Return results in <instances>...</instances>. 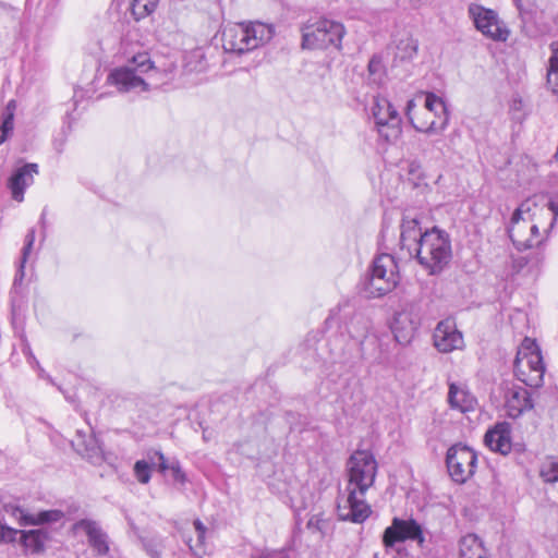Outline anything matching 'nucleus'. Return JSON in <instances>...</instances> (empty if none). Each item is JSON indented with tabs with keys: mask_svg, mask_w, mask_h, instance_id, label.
Instances as JSON below:
<instances>
[{
	"mask_svg": "<svg viewBox=\"0 0 558 558\" xmlns=\"http://www.w3.org/2000/svg\"><path fill=\"white\" fill-rule=\"evenodd\" d=\"M433 342L435 348L441 353H450L460 350L464 345L463 336L457 329L456 323L451 318L440 320L433 332Z\"/></svg>",
	"mask_w": 558,
	"mask_h": 558,
	"instance_id": "obj_13",
	"label": "nucleus"
},
{
	"mask_svg": "<svg viewBox=\"0 0 558 558\" xmlns=\"http://www.w3.org/2000/svg\"><path fill=\"white\" fill-rule=\"evenodd\" d=\"M16 109L15 100H10L2 112V122L0 125V145L3 144L13 131L14 111Z\"/></svg>",
	"mask_w": 558,
	"mask_h": 558,
	"instance_id": "obj_30",
	"label": "nucleus"
},
{
	"mask_svg": "<svg viewBox=\"0 0 558 558\" xmlns=\"http://www.w3.org/2000/svg\"><path fill=\"white\" fill-rule=\"evenodd\" d=\"M460 558H488L482 539L475 534H466L460 539Z\"/></svg>",
	"mask_w": 558,
	"mask_h": 558,
	"instance_id": "obj_26",
	"label": "nucleus"
},
{
	"mask_svg": "<svg viewBox=\"0 0 558 558\" xmlns=\"http://www.w3.org/2000/svg\"><path fill=\"white\" fill-rule=\"evenodd\" d=\"M24 268H25V263H23V257H22L19 269L14 277V282H13L14 287H16L17 284H20L22 282L23 278L25 276Z\"/></svg>",
	"mask_w": 558,
	"mask_h": 558,
	"instance_id": "obj_39",
	"label": "nucleus"
},
{
	"mask_svg": "<svg viewBox=\"0 0 558 558\" xmlns=\"http://www.w3.org/2000/svg\"><path fill=\"white\" fill-rule=\"evenodd\" d=\"M34 242H35V230L31 229L25 236V245L22 250L23 263L27 262V258L32 252Z\"/></svg>",
	"mask_w": 558,
	"mask_h": 558,
	"instance_id": "obj_38",
	"label": "nucleus"
},
{
	"mask_svg": "<svg viewBox=\"0 0 558 558\" xmlns=\"http://www.w3.org/2000/svg\"><path fill=\"white\" fill-rule=\"evenodd\" d=\"M539 476L546 483L558 482V458H548L542 463Z\"/></svg>",
	"mask_w": 558,
	"mask_h": 558,
	"instance_id": "obj_33",
	"label": "nucleus"
},
{
	"mask_svg": "<svg viewBox=\"0 0 558 558\" xmlns=\"http://www.w3.org/2000/svg\"><path fill=\"white\" fill-rule=\"evenodd\" d=\"M448 402L452 409L466 412L473 409L474 399L454 383L449 385Z\"/></svg>",
	"mask_w": 558,
	"mask_h": 558,
	"instance_id": "obj_27",
	"label": "nucleus"
},
{
	"mask_svg": "<svg viewBox=\"0 0 558 558\" xmlns=\"http://www.w3.org/2000/svg\"><path fill=\"white\" fill-rule=\"evenodd\" d=\"M533 409L531 395L526 388L518 385L507 387L505 391V410L510 418H518Z\"/></svg>",
	"mask_w": 558,
	"mask_h": 558,
	"instance_id": "obj_15",
	"label": "nucleus"
},
{
	"mask_svg": "<svg viewBox=\"0 0 558 558\" xmlns=\"http://www.w3.org/2000/svg\"><path fill=\"white\" fill-rule=\"evenodd\" d=\"M425 108L434 112L441 121L439 123L432 121L426 128L413 124L415 130L427 134L444 131L449 121V112L446 102L435 94L428 93L425 99Z\"/></svg>",
	"mask_w": 558,
	"mask_h": 558,
	"instance_id": "obj_19",
	"label": "nucleus"
},
{
	"mask_svg": "<svg viewBox=\"0 0 558 558\" xmlns=\"http://www.w3.org/2000/svg\"><path fill=\"white\" fill-rule=\"evenodd\" d=\"M153 69L149 56L137 53L125 65L111 70L107 81L120 93L140 94L149 89L150 84L144 75Z\"/></svg>",
	"mask_w": 558,
	"mask_h": 558,
	"instance_id": "obj_3",
	"label": "nucleus"
},
{
	"mask_svg": "<svg viewBox=\"0 0 558 558\" xmlns=\"http://www.w3.org/2000/svg\"><path fill=\"white\" fill-rule=\"evenodd\" d=\"M484 441L495 452L509 453L511 451V440L508 425L505 423L497 424L485 434Z\"/></svg>",
	"mask_w": 558,
	"mask_h": 558,
	"instance_id": "obj_23",
	"label": "nucleus"
},
{
	"mask_svg": "<svg viewBox=\"0 0 558 558\" xmlns=\"http://www.w3.org/2000/svg\"><path fill=\"white\" fill-rule=\"evenodd\" d=\"M421 311L414 303L405 304L395 316L390 326L395 340L402 345L409 344L421 326Z\"/></svg>",
	"mask_w": 558,
	"mask_h": 558,
	"instance_id": "obj_11",
	"label": "nucleus"
},
{
	"mask_svg": "<svg viewBox=\"0 0 558 558\" xmlns=\"http://www.w3.org/2000/svg\"><path fill=\"white\" fill-rule=\"evenodd\" d=\"M415 108V101L414 99H410L408 102H407V106H405V114L407 117L409 118V120L412 122V118H411V111Z\"/></svg>",
	"mask_w": 558,
	"mask_h": 558,
	"instance_id": "obj_42",
	"label": "nucleus"
},
{
	"mask_svg": "<svg viewBox=\"0 0 558 558\" xmlns=\"http://www.w3.org/2000/svg\"><path fill=\"white\" fill-rule=\"evenodd\" d=\"M348 497L343 504L338 505L339 518L353 523L364 522L372 513L371 507L366 504L364 496L355 488L348 489Z\"/></svg>",
	"mask_w": 558,
	"mask_h": 558,
	"instance_id": "obj_14",
	"label": "nucleus"
},
{
	"mask_svg": "<svg viewBox=\"0 0 558 558\" xmlns=\"http://www.w3.org/2000/svg\"><path fill=\"white\" fill-rule=\"evenodd\" d=\"M349 484L348 489L355 488L360 495H365L366 490L374 484L377 462L372 453L367 451H356L349 460Z\"/></svg>",
	"mask_w": 558,
	"mask_h": 558,
	"instance_id": "obj_8",
	"label": "nucleus"
},
{
	"mask_svg": "<svg viewBox=\"0 0 558 558\" xmlns=\"http://www.w3.org/2000/svg\"><path fill=\"white\" fill-rule=\"evenodd\" d=\"M477 464L476 452L462 444L452 445L446 454V465L453 482L465 483L475 473Z\"/></svg>",
	"mask_w": 558,
	"mask_h": 558,
	"instance_id": "obj_9",
	"label": "nucleus"
},
{
	"mask_svg": "<svg viewBox=\"0 0 558 558\" xmlns=\"http://www.w3.org/2000/svg\"><path fill=\"white\" fill-rule=\"evenodd\" d=\"M518 8H520V0H514Z\"/></svg>",
	"mask_w": 558,
	"mask_h": 558,
	"instance_id": "obj_46",
	"label": "nucleus"
},
{
	"mask_svg": "<svg viewBox=\"0 0 558 558\" xmlns=\"http://www.w3.org/2000/svg\"><path fill=\"white\" fill-rule=\"evenodd\" d=\"M371 328V322L361 313H355L347 325V330L352 339L363 344L367 338Z\"/></svg>",
	"mask_w": 558,
	"mask_h": 558,
	"instance_id": "obj_28",
	"label": "nucleus"
},
{
	"mask_svg": "<svg viewBox=\"0 0 558 558\" xmlns=\"http://www.w3.org/2000/svg\"><path fill=\"white\" fill-rule=\"evenodd\" d=\"M38 173L37 163H26L19 168L9 179V189L12 193V198L16 202L24 199L25 189L34 181V174Z\"/></svg>",
	"mask_w": 558,
	"mask_h": 558,
	"instance_id": "obj_21",
	"label": "nucleus"
},
{
	"mask_svg": "<svg viewBox=\"0 0 558 558\" xmlns=\"http://www.w3.org/2000/svg\"><path fill=\"white\" fill-rule=\"evenodd\" d=\"M75 451L93 464H100L104 461V451L94 435H87L82 430L76 432L75 439L72 440Z\"/></svg>",
	"mask_w": 558,
	"mask_h": 558,
	"instance_id": "obj_18",
	"label": "nucleus"
},
{
	"mask_svg": "<svg viewBox=\"0 0 558 558\" xmlns=\"http://www.w3.org/2000/svg\"><path fill=\"white\" fill-rule=\"evenodd\" d=\"M424 233L421 230L418 220L414 218H403L401 223L400 245L407 250L410 257L415 252V243H418Z\"/></svg>",
	"mask_w": 558,
	"mask_h": 558,
	"instance_id": "obj_24",
	"label": "nucleus"
},
{
	"mask_svg": "<svg viewBox=\"0 0 558 558\" xmlns=\"http://www.w3.org/2000/svg\"><path fill=\"white\" fill-rule=\"evenodd\" d=\"M513 368L517 378L529 387H538L543 383L545 366L534 340L524 339L517 353Z\"/></svg>",
	"mask_w": 558,
	"mask_h": 558,
	"instance_id": "obj_6",
	"label": "nucleus"
},
{
	"mask_svg": "<svg viewBox=\"0 0 558 558\" xmlns=\"http://www.w3.org/2000/svg\"><path fill=\"white\" fill-rule=\"evenodd\" d=\"M155 457L158 460V471L160 473H166V471H171L172 477L175 482L184 484L186 482V475L182 470L180 462L175 459L168 461L165 454L160 451L155 452Z\"/></svg>",
	"mask_w": 558,
	"mask_h": 558,
	"instance_id": "obj_29",
	"label": "nucleus"
},
{
	"mask_svg": "<svg viewBox=\"0 0 558 558\" xmlns=\"http://www.w3.org/2000/svg\"><path fill=\"white\" fill-rule=\"evenodd\" d=\"M157 463L154 458H150V462L146 460H138L135 462L133 471L137 481L142 484H147L151 476V469Z\"/></svg>",
	"mask_w": 558,
	"mask_h": 558,
	"instance_id": "obj_34",
	"label": "nucleus"
},
{
	"mask_svg": "<svg viewBox=\"0 0 558 558\" xmlns=\"http://www.w3.org/2000/svg\"><path fill=\"white\" fill-rule=\"evenodd\" d=\"M368 73L373 82L380 83L385 74L384 58L381 54H374L368 62Z\"/></svg>",
	"mask_w": 558,
	"mask_h": 558,
	"instance_id": "obj_35",
	"label": "nucleus"
},
{
	"mask_svg": "<svg viewBox=\"0 0 558 558\" xmlns=\"http://www.w3.org/2000/svg\"><path fill=\"white\" fill-rule=\"evenodd\" d=\"M12 515L17 520L21 526L53 523L60 521L64 517L63 512L58 509L44 510L37 514H31L20 507L13 508Z\"/></svg>",
	"mask_w": 558,
	"mask_h": 558,
	"instance_id": "obj_22",
	"label": "nucleus"
},
{
	"mask_svg": "<svg viewBox=\"0 0 558 558\" xmlns=\"http://www.w3.org/2000/svg\"><path fill=\"white\" fill-rule=\"evenodd\" d=\"M20 539L25 549L38 554L44 551L45 543L49 539V533L45 529L22 531Z\"/></svg>",
	"mask_w": 558,
	"mask_h": 558,
	"instance_id": "obj_25",
	"label": "nucleus"
},
{
	"mask_svg": "<svg viewBox=\"0 0 558 558\" xmlns=\"http://www.w3.org/2000/svg\"><path fill=\"white\" fill-rule=\"evenodd\" d=\"M157 554H158L157 551H154V550H151V551H150V555H151L153 557H156V556H157Z\"/></svg>",
	"mask_w": 558,
	"mask_h": 558,
	"instance_id": "obj_45",
	"label": "nucleus"
},
{
	"mask_svg": "<svg viewBox=\"0 0 558 558\" xmlns=\"http://www.w3.org/2000/svg\"><path fill=\"white\" fill-rule=\"evenodd\" d=\"M258 558H289V557L284 553L272 551V553L263 554Z\"/></svg>",
	"mask_w": 558,
	"mask_h": 558,
	"instance_id": "obj_41",
	"label": "nucleus"
},
{
	"mask_svg": "<svg viewBox=\"0 0 558 558\" xmlns=\"http://www.w3.org/2000/svg\"><path fill=\"white\" fill-rule=\"evenodd\" d=\"M45 217H46V213L44 210L41 214V217H40V222H41L43 227H45V223H46Z\"/></svg>",
	"mask_w": 558,
	"mask_h": 558,
	"instance_id": "obj_44",
	"label": "nucleus"
},
{
	"mask_svg": "<svg viewBox=\"0 0 558 558\" xmlns=\"http://www.w3.org/2000/svg\"><path fill=\"white\" fill-rule=\"evenodd\" d=\"M524 204L518 207L512 214L510 226L508 228V234L511 241L517 245H523L524 247H532L534 245L533 238L521 239V233L529 229L531 234L536 236L538 234V227L536 225L527 226L525 219L522 217Z\"/></svg>",
	"mask_w": 558,
	"mask_h": 558,
	"instance_id": "obj_20",
	"label": "nucleus"
},
{
	"mask_svg": "<svg viewBox=\"0 0 558 558\" xmlns=\"http://www.w3.org/2000/svg\"><path fill=\"white\" fill-rule=\"evenodd\" d=\"M407 541L416 542L422 545L425 541L421 524L414 519L393 518L391 525L385 529L383 544L386 548L393 547L397 543Z\"/></svg>",
	"mask_w": 558,
	"mask_h": 558,
	"instance_id": "obj_12",
	"label": "nucleus"
},
{
	"mask_svg": "<svg viewBox=\"0 0 558 558\" xmlns=\"http://www.w3.org/2000/svg\"><path fill=\"white\" fill-rule=\"evenodd\" d=\"M22 531L15 530L13 527L8 526L7 524L0 523V541L1 542H15L16 536L21 535Z\"/></svg>",
	"mask_w": 558,
	"mask_h": 558,
	"instance_id": "obj_36",
	"label": "nucleus"
},
{
	"mask_svg": "<svg viewBox=\"0 0 558 558\" xmlns=\"http://www.w3.org/2000/svg\"><path fill=\"white\" fill-rule=\"evenodd\" d=\"M413 256L432 275L440 272L452 257L449 234L437 227L425 231L418 243H415Z\"/></svg>",
	"mask_w": 558,
	"mask_h": 558,
	"instance_id": "obj_2",
	"label": "nucleus"
},
{
	"mask_svg": "<svg viewBox=\"0 0 558 558\" xmlns=\"http://www.w3.org/2000/svg\"><path fill=\"white\" fill-rule=\"evenodd\" d=\"M194 526H195V530L197 532L198 542L203 543L204 537H205V532H206L205 525L199 520H195L194 521Z\"/></svg>",
	"mask_w": 558,
	"mask_h": 558,
	"instance_id": "obj_40",
	"label": "nucleus"
},
{
	"mask_svg": "<svg viewBox=\"0 0 558 558\" xmlns=\"http://www.w3.org/2000/svg\"><path fill=\"white\" fill-rule=\"evenodd\" d=\"M307 529L312 532L324 533L327 522L320 515H312L306 524Z\"/></svg>",
	"mask_w": 558,
	"mask_h": 558,
	"instance_id": "obj_37",
	"label": "nucleus"
},
{
	"mask_svg": "<svg viewBox=\"0 0 558 558\" xmlns=\"http://www.w3.org/2000/svg\"><path fill=\"white\" fill-rule=\"evenodd\" d=\"M274 36L270 25L255 23H235L225 26L222 47L227 52L242 54L268 43Z\"/></svg>",
	"mask_w": 558,
	"mask_h": 558,
	"instance_id": "obj_1",
	"label": "nucleus"
},
{
	"mask_svg": "<svg viewBox=\"0 0 558 558\" xmlns=\"http://www.w3.org/2000/svg\"><path fill=\"white\" fill-rule=\"evenodd\" d=\"M551 56L547 70V84L554 94H558V43L550 44Z\"/></svg>",
	"mask_w": 558,
	"mask_h": 558,
	"instance_id": "obj_31",
	"label": "nucleus"
},
{
	"mask_svg": "<svg viewBox=\"0 0 558 558\" xmlns=\"http://www.w3.org/2000/svg\"><path fill=\"white\" fill-rule=\"evenodd\" d=\"M549 208H550V210H553L555 214H557V206H556V204H555V203L550 202V203H549Z\"/></svg>",
	"mask_w": 558,
	"mask_h": 558,
	"instance_id": "obj_43",
	"label": "nucleus"
},
{
	"mask_svg": "<svg viewBox=\"0 0 558 558\" xmlns=\"http://www.w3.org/2000/svg\"><path fill=\"white\" fill-rule=\"evenodd\" d=\"M418 44L410 34H398L391 45L387 47V53L392 54V63L410 62L417 54Z\"/></svg>",
	"mask_w": 558,
	"mask_h": 558,
	"instance_id": "obj_17",
	"label": "nucleus"
},
{
	"mask_svg": "<svg viewBox=\"0 0 558 558\" xmlns=\"http://www.w3.org/2000/svg\"><path fill=\"white\" fill-rule=\"evenodd\" d=\"M158 4V0H133L131 2V13L136 21H140L153 13Z\"/></svg>",
	"mask_w": 558,
	"mask_h": 558,
	"instance_id": "obj_32",
	"label": "nucleus"
},
{
	"mask_svg": "<svg viewBox=\"0 0 558 558\" xmlns=\"http://www.w3.org/2000/svg\"><path fill=\"white\" fill-rule=\"evenodd\" d=\"M344 34L345 28L342 23L320 19L302 28V47L304 49H327L333 47L339 50Z\"/></svg>",
	"mask_w": 558,
	"mask_h": 558,
	"instance_id": "obj_5",
	"label": "nucleus"
},
{
	"mask_svg": "<svg viewBox=\"0 0 558 558\" xmlns=\"http://www.w3.org/2000/svg\"><path fill=\"white\" fill-rule=\"evenodd\" d=\"M372 114L379 136L388 143L397 141L401 135V118L386 97H374Z\"/></svg>",
	"mask_w": 558,
	"mask_h": 558,
	"instance_id": "obj_7",
	"label": "nucleus"
},
{
	"mask_svg": "<svg viewBox=\"0 0 558 558\" xmlns=\"http://www.w3.org/2000/svg\"><path fill=\"white\" fill-rule=\"evenodd\" d=\"M399 277L395 258L390 254L378 255L363 281V290L368 298H380L392 291Z\"/></svg>",
	"mask_w": 558,
	"mask_h": 558,
	"instance_id": "obj_4",
	"label": "nucleus"
},
{
	"mask_svg": "<svg viewBox=\"0 0 558 558\" xmlns=\"http://www.w3.org/2000/svg\"><path fill=\"white\" fill-rule=\"evenodd\" d=\"M468 12L475 28L484 36L495 41H506L508 39L510 32L505 23L500 21L497 12L476 3H471Z\"/></svg>",
	"mask_w": 558,
	"mask_h": 558,
	"instance_id": "obj_10",
	"label": "nucleus"
},
{
	"mask_svg": "<svg viewBox=\"0 0 558 558\" xmlns=\"http://www.w3.org/2000/svg\"><path fill=\"white\" fill-rule=\"evenodd\" d=\"M73 529L85 532L89 546L98 556H106L109 554L110 548L108 535L96 521L82 519L74 523Z\"/></svg>",
	"mask_w": 558,
	"mask_h": 558,
	"instance_id": "obj_16",
	"label": "nucleus"
}]
</instances>
